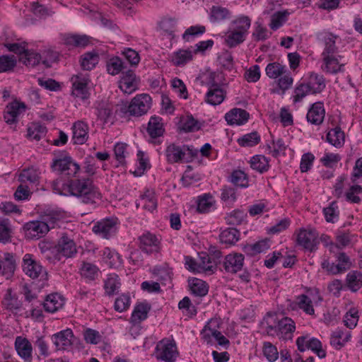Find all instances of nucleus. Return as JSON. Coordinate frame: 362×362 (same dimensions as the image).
<instances>
[{"instance_id": "2eb2a0df", "label": "nucleus", "mask_w": 362, "mask_h": 362, "mask_svg": "<svg viewBox=\"0 0 362 362\" xmlns=\"http://www.w3.org/2000/svg\"><path fill=\"white\" fill-rule=\"evenodd\" d=\"M74 335L71 329L62 330L52 337V340L58 350H69L73 345Z\"/></svg>"}, {"instance_id": "ddd939ff", "label": "nucleus", "mask_w": 362, "mask_h": 362, "mask_svg": "<svg viewBox=\"0 0 362 362\" xmlns=\"http://www.w3.org/2000/svg\"><path fill=\"white\" fill-rule=\"evenodd\" d=\"M26 105L24 103L14 100L8 103L4 111V121L8 124H16L18 116L25 112Z\"/></svg>"}, {"instance_id": "37998d69", "label": "nucleus", "mask_w": 362, "mask_h": 362, "mask_svg": "<svg viewBox=\"0 0 362 362\" xmlns=\"http://www.w3.org/2000/svg\"><path fill=\"white\" fill-rule=\"evenodd\" d=\"M201 128L199 122L195 119L192 115H187L183 118L178 127L180 132H194L198 131Z\"/></svg>"}, {"instance_id": "5701e85b", "label": "nucleus", "mask_w": 362, "mask_h": 362, "mask_svg": "<svg viewBox=\"0 0 362 362\" xmlns=\"http://www.w3.org/2000/svg\"><path fill=\"white\" fill-rule=\"evenodd\" d=\"M250 117V114L243 109L233 108L225 115V119L230 125H242L245 124Z\"/></svg>"}, {"instance_id": "4be33fe9", "label": "nucleus", "mask_w": 362, "mask_h": 362, "mask_svg": "<svg viewBox=\"0 0 362 362\" xmlns=\"http://www.w3.org/2000/svg\"><path fill=\"white\" fill-rule=\"evenodd\" d=\"M137 79L133 70L123 72L119 81V88L125 93L131 94L137 88Z\"/></svg>"}, {"instance_id": "ea45409f", "label": "nucleus", "mask_w": 362, "mask_h": 362, "mask_svg": "<svg viewBox=\"0 0 362 362\" xmlns=\"http://www.w3.org/2000/svg\"><path fill=\"white\" fill-rule=\"evenodd\" d=\"M348 288L352 292H356L362 286V273L358 271L349 272L346 278Z\"/></svg>"}, {"instance_id": "0eeeda50", "label": "nucleus", "mask_w": 362, "mask_h": 362, "mask_svg": "<svg viewBox=\"0 0 362 362\" xmlns=\"http://www.w3.org/2000/svg\"><path fill=\"white\" fill-rule=\"evenodd\" d=\"M296 243L310 252L317 250L320 244L318 233L315 229L300 228L297 233Z\"/></svg>"}, {"instance_id": "603ef678", "label": "nucleus", "mask_w": 362, "mask_h": 362, "mask_svg": "<svg viewBox=\"0 0 362 362\" xmlns=\"http://www.w3.org/2000/svg\"><path fill=\"white\" fill-rule=\"evenodd\" d=\"M286 67L278 62L267 64L265 69L267 76L270 78L276 79L286 73Z\"/></svg>"}, {"instance_id": "a19ab883", "label": "nucleus", "mask_w": 362, "mask_h": 362, "mask_svg": "<svg viewBox=\"0 0 362 362\" xmlns=\"http://www.w3.org/2000/svg\"><path fill=\"white\" fill-rule=\"evenodd\" d=\"M18 180L22 184H37L39 182L38 170L34 168L23 169L19 175Z\"/></svg>"}, {"instance_id": "680f3d73", "label": "nucleus", "mask_w": 362, "mask_h": 362, "mask_svg": "<svg viewBox=\"0 0 362 362\" xmlns=\"http://www.w3.org/2000/svg\"><path fill=\"white\" fill-rule=\"evenodd\" d=\"M361 194H362V187L358 185H354L349 187V190L344 194V196L347 202L358 204L361 199L358 195Z\"/></svg>"}, {"instance_id": "8fccbe9b", "label": "nucleus", "mask_w": 362, "mask_h": 362, "mask_svg": "<svg viewBox=\"0 0 362 362\" xmlns=\"http://www.w3.org/2000/svg\"><path fill=\"white\" fill-rule=\"evenodd\" d=\"M230 182L237 187L246 188L249 186V180L247 174L241 170H235L230 177Z\"/></svg>"}, {"instance_id": "39448f33", "label": "nucleus", "mask_w": 362, "mask_h": 362, "mask_svg": "<svg viewBox=\"0 0 362 362\" xmlns=\"http://www.w3.org/2000/svg\"><path fill=\"white\" fill-rule=\"evenodd\" d=\"M22 267L25 274L33 279H39L42 282L47 281V271L39 262L33 259V255L27 253L23 256ZM44 283L42 284V285Z\"/></svg>"}, {"instance_id": "f3484780", "label": "nucleus", "mask_w": 362, "mask_h": 362, "mask_svg": "<svg viewBox=\"0 0 362 362\" xmlns=\"http://www.w3.org/2000/svg\"><path fill=\"white\" fill-rule=\"evenodd\" d=\"M65 303V298L58 293H53L46 296L42 303L45 312L54 313L61 310Z\"/></svg>"}, {"instance_id": "79ce46f5", "label": "nucleus", "mask_w": 362, "mask_h": 362, "mask_svg": "<svg viewBox=\"0 0 362 362\" xmlns=\"http://www.w3.org/2000/svg\"><path fill=\"white\" fill-rule=\"evenodd\" d=\"M279 320L280 319L278 318V315L275 313L269 312L264 317L262 325H264L265 331L268 335L273 336L274 334V331L276 329Z\"/></svg>"}, {"instance_id": "4468645a", "label": "nucleus", "mask_w": 362, "mask_h": 362, "mask_svg": "<svg viewBox=\"0 0 362 362\" xmlns=\"http://www.w3.org/2000/svg\"><path fill=\"white\" fill-rule=\"evenodd\" d=\"M244 262L245 257L243 254L232 252L224 257L223 266L227 273L236 274L243 269Z\"/></svg>"}, {"instance_id": "3c124183", "label": "nucleus", "mask_w": 362, "mask_h": 362, "mask_svg": "<svg viewBox=\"0 0 362 362\" xmlns=\"http://www.w3.org/2000/svg\"><path fill=\"white\" fill-rule=\"evenodd\" d=\"M2 304L6 310L11 312L19 310L21 305V303L18 298L16 296H12L11 289L7 290V293L2 300Z\"/></svg>"}, {"instance_id": "7ed1b4c3", "label": "nucleus", "mask_w": 362, "mask_h": 362, "mask_svg": "<svg viewBox=\"0 0 362 362\" xmlns=\"http://www.w3.org/2000/svg\"><path fill=\"white\" fill-rule=\"evenodd\" d=\"M198 151L192 146H178L170 144L166 147L165 154L169 163H189L197 156Z\"/></svg>"}, {"instance_id": "f257e3e1", "label": "nucleus", "mask_w": 362, "mask_h": 362, "mask_svg": "<svg viewBox=\"0 0 362 362\" xmlns=\"http://www.w3.org/2000/svg\"><path fill=\"white\" fill-rule=\"evenodd\" d=\"M52 187L56 193L76 197L86 204H95L101 199L100 192L90 177L70 180L67 183L56 180L52 181Z\"/></svg>"}, {"instance_id": "052dcab7", "label": "nucleus", "mask_w": 362, "mask_h": 362, "mask_svg": "<svg viewBox=\"0 0 362 362\" xmlns=\"http://www.w3.org/2000/svg\"><path fill=\"white\" fill-rule=\"evenodd\" d=\"M247 217V214L240 209L233 210L226 217V223L228 225H240Z\"/></svg>"}, {"instance_id": "5fc2aeb1", "label": "nucleus", "mask_w": 362, "mask_h": 362, "mask_svg": "<svg viewBox=\"0 0 362 362\" xmlns=\"http://www.w3.org/2000/svg\"><path fill=\"white\" fill-rule=\"evenodd\" d=\"M213 197L210 194H204L197 200V210L199 213H207L214 204Z\"/></svg>"}, {"instance_id": "aec40b11", "label": "nucleus", "mask_w": 362, "mask_h": 362, "mask_svg": "<svg viewBox=\"0 0 362 362\" xmlns=\"http://www.w3.org/2000/svg\"><path fill=\"white\" fill-rule=\"evenodd\" d=\"M325 110L322 102L314 103L309 108L306 119L307 121L312 124L320 125L325 119Z\"/></svg>"}, {"instance_id": "412c9836", "label": "nucleus", "mask_w": 362, "mask_h": 362, "mask_svg": "<svg viewBox=\"0 0 362 362\" xmlns=\"http://www.w3.org/2000/svg\"><path fill=\"white\" fill-rule=\"evenodd\" d=\"M318 38L325 44V49L322 54L323 60L325 61L327 57H334L333 54L337 49L335 43L338 36L332 33H322L318 35Z\"/></svg>"}, {"instance_id": "0e129e2a", "label": "nucleus", "mask_w": 362, "mask_h": 362, "mask_svg": "<svg viewBox=\"0 0 362 362\" xmlns=\"http://www.w3.org/2000/svg\"><path fill=\"white\" fill-rule=\"evenodd\" d=\"M307 349H310L315 352L320 358L326 357V351L322 349L321 341L315 337L308 339L307 343Z\"/></svg>"}, {"instance_id": "dca6fc26", "label": "nucleus", "mask_w": 362, "mask_h": 362, "mask_svg": "<svg viewBox=\"0 0 362 362\" xmlns=\"http://www.w3.org/2000/svg\"><path fill=\"white\" fill-rule=\"evenodd\" d=\"M295 330V322L291 317H283L280 319L274 333L279 336L280 339H283L284 340H290L293 339Z\"/></svg>"}, {"instance_id": "bf43d9fd", "label": "nucleus", "mask_w": 362, "mask_h": 362, "mask_svg": "<svg viewBox=\"0 0 362 362\" xmlns=\"http://www.w3.org/2000/svg\"><path fill=\"white\" fill-rule=\"evenodd\" d=\"M103 257L109 260L110 267H117L122 263L120 255L115 250L106 247L103 250Z\"/></svg>"}, {"instance_id": "393cba45", "label": "nucleus", "mask_w": 362, "mask_h": 362, "mask_svg": "<svg viewBox=\"0 0 362 362\" xmlns=\"http://www.w3.org/2000/svg\"><path fill=\"white\" fill-rule=\"evenodd\" d=\"M270 247V240L265 238L259 240L253 244H245L242 245V250L246 255L254 257L259 253L265 252Z\"/></svg>"}, {"instance_id": "338daca9", "label": "nucleus", "mask_w": 362, "mask_h": 362, "mask_svg": "<svg viewBox=\"0 0 362 362\" xmlns=\"http://www.w3.org/2000/svg\"><path fill=\"white\" fill-rule=\"evenodd\" d=\"M127 145L124 143H117L114 148V153L119 165H124L126 164V157L128 154L127 151Z\"/></svg>"}, {"instance_id": "2f4dec72", "label": "nucleus", "mask_w": 362, "mask_h": 362, "mask_svg": "<svg viewBox=\"0 0 362 362\" xmlns=\"http://www.w3.org/2000/svg\"><path fill=\"white\" fill-rule=\"evenodd\" d=\"M198 264L199 273L204 272L211 274L216 271L217 262L215 259H212L211 257L206 253L200 255Z\"/></svg>"}, {"instance_id": "864d4df0", "label": "nucleus", "mask_w": 362, "mask_h": 362, "mask_svg": "<svg viewBox=\"0 0 362 362\" xmlns=\"http://www.w3.org/2000/svg\"><path fill=\"white\" fill-rule=\"evenodd\" d=\"M42 57L40 54L26 50L21 57H19V62L28 66H35L39 64Z\"/></svg>"}, {"instance_id": "cd10ccee", "label": "nucleus", "mask_w": 362, "mask_h": 362, "mask_svg": "<svg viewBox=\"0 0 362 362\" xmlns=\"http://www.w3.org/2000/svg\"><path fill=\"white\" fill-rule=\"evenodd\" d=\"M250 25L251 19L248 16H240L230 22L228 28L247 37Z\"/></svg>"}, {"instance_id": "6e6d98bb", "label": "nucleus", "mask_w": 362, "mask_h": 362, "mask_svg": "<svg viewBox=\"0 0 362 362\" xmlns=\"http://www.w3.org/2000/svg\"><path fill=\"white\" fill-rule=\"evenodd\" d=\"M120 281L117 275H110L105 281L104 288L107 296L115 294L120 287Z\"/></svg>"}, {"instance_id": "473e14b6", "label": "nucleus", "mask_w": 362, "mask_h": 362, "mask_svg": "<svg viewBox=\"0 0 362 362\" xmlns=\"http://www.w3.org/2000/svg\"><path fill=\"white\" fill-rule=\"evenodd\" d=\"M64 42L67 46L85 47L89 42V37L86 35L69 34L64 36Z\"/></svg>"}, {"instance_id": "c9c22d12", "label": "nucleus", "mask_w": 362, "mask_h": 362, "mask_svg": "<svg viewBox=\"0 0 362 362\" xmlns=\"http://www.w3.org/2000/svg\"><path fill=\"white\" fill-rule=\"evenodd\" d=\"M327 141L336 148H341L344 144V132L340 127L332 129L327 134Z\"/></svg>"}, {"instance_id": "a18cd8bd", "label": "nucleus", "mask_w": 362, "mask_h": 362, "mask_svg": "<svg viewBox=\"0 0 362 362\" xmlns=\"http://www.w3.org/2000/svg\"><path fill=\"white\" fill-rule=\"evenodd\" d=\"M193 55L191 50L179 49L174 52L171 62L175 66H182L192 59Z\"/></svg>"}, {"instance_id": "bb28decb", "label": "nucleus", "mask_w": 362, "mask_h": 362, "mask_svg": "<svg viewBox=\"0 0 362 362\" xmlns=\"http://www.w3.org/2000/svg\"><path fill=\"white\" fill-rule=\"evenodd\" d=\"M151 310V305L146 302L137 303L133 310L130 317V322L137 325L148 317V313Z\"/></svg>"}, {"instance_id": "b1692460", "label": "nucleus", "mask_w": 362, "mask_h": 362, "mask_svg": "<svg viewBox=\"0 0 362 362\" xmlns=\"http://www.w3.org/2000/svg\"><path fill=\"white\" fill-rule=\"evenodd\" d=\"M15 348L18 354L26 362H31L33 360V346L31 343L26 339L17 337L15 341Z\"/></svg>"}, {"instance_id": "e433bc0d", "label": "nucleus", "mask_w": 362, "mask_h": 362, "mask_svg": "<svg viewBox=\"0 0 362 362\" xmlns=\"http://www.w3.org/2000/svg\"><path fill=\"white\" fill-rule=\"evenodd\" d=\"M246 37L243 34L228 28L224 36V44L229 48H234L245 42Z\"/></svg>"}, {"instance_id": "f03ea898", "label": "nucleus", "mask_w": 362, "mask_h": 362, "mask_svg": "<svg viewBox=\"0 0 362 362\" xmlns=\"http://www.w3.org/2000/svg\"><path fill=\"white\" fill-rule=\"evenodd\" d=\"M151 98L148 94H140L135 96L129 103H122L119 105V114L122 116L127 115L141 117L147 113L151 105Z\"/></svg>"}, {"instance_id": "49530a36", "label": "nucleus", "mask_w": 362, "mask_h": 362, "mask_svg": "<svg viewBox=\"0 0 362 362\" xmlns=\"http://www.w3.org/2000/svg\"><path fill=\"white\" fill-rule=\"evenodd\" d=\"M260 140L259 134L257 131H254L238 138L237 142L242 147H252L257 145Z\"/></svg>"}, {"instance_id": "4c0bfd02", "label": "nucleus", "mask_w": 362, "mask_h": 362, "mask_svg": "<svg viewBox=\"0 0 362 362\" xmlns=\"http://www.w3.org/2000/svg\"><path fill=\"white\" fill-rule=\"evenodd\" d=\"M107 71L108 74L115 76L120 72H124L127 69L125 63L119 57H113L107 61Z\"/></svg>"}, {"instance_id": "f704fd0d", "label": "nucleus", "mask_w": 362, "mask_h": 362, "mask_svg": "<svg viewBox=\"0 0 362 362\" xmlns=\"http://www.w3.org/2000/svg\"><path fill=\"white\" fill-rule=\"evenodd\" d=\"M240 233L235 228H228L223 230L219 235V239L221 243L233 245L240 239Z\"/></svg>"}, {"instance_id": "9b49d317", "label": "nucleus", "mask_w": 362, "mask_h": 362, "mask_svg": "<svg viewBox=\"0 0 362 362\" xmlns=\"http://www.w3.org/2000/svg\"><path fill=\"white\" fill-rule=\"evenodd\" d=\"M139 248L148 255L158 253L160 250V240L148 231L139 236Z\"/></svg>"}, {"instance_id": "a878e982", "label": "nucleus", "mask_w": 362, "mask_h": 362, "mask_svg": "<svg viewBox=\"0 0 362 362\" xmlns=\"http://www.w3.org/2000/svg\"><path fill=\"white\" fill-rule=\"evenodd\" d=\"M72 139L75 144H83L88 138V126L82 121L76 122L72 127Z\"/></svg>"}, {"instance_id": "7c9ffc66", "label": "nucleus", "mask_w": 362, "mask_h": 362, "mask_svg": "<svg viewBox=\"0 0 362 362\" xmlns=\"http://www.w3.org/2000/svg\"><path fill=\"white\" fill-rule=\"evenodd\" d=\"M312 90V94L320 93L325 88V79L322 75L311 73L306 83Z\"/></svg>"}, {"instance_id": "4d7b16f0", "label": "nucleus", "mask_w": 362, "mask_h": 362, "mask_svg": "<svg viewBox=\"0 0 362 362\" xmlns=\"http://www.w3.org/2000/svg\"><path fill=\"white\" fill-rule=\"evenodd\" d=\"M297 299H298L299 309L302 310L307 315H315V309L313 308V301L307 295H299L297 296Z\"/></svg>"}, {"instance_id": "13d9d810", "label": "nucleus", "mask_w": 362, "mask_h": 362, "mask_svg": "<svg viewBox=\"0 0 362 362\" xmlns=\"http://www.w3.org/2000/svg\"><path fill=\"white\" fill-rule=\"evenodd\" d=\"M288 15V13L286 11L275 12L271 16V22L269 23L270 28L273 30H276L281 27L286 21Z\"/></svg>"}, {"instance_id": "6e6552de", "label": "nucleus", "mask_w": 362, "mask_h": 362, "mask_svg": "<svg viewBox=\"0 0 362 362\" xmlns=\"http://www.w3.org/2000/svg\"><path fill=\"white\" fill-rule=\"evenodd\" d=\"M52 252H56L55 258L60 260L61 257L66 258L74 257L77 249L74 241L66 234H63L59 239L57 244L52 248Z\"/></svg>"}, {"instance_id": "e2e57ef3", "label": "nucleus", "mask_w": 362, "mask_h": 362, "mask_svg": "<svg viewBox=\"0 0 362 362\" xmlns=\"http://www.w3.org/2000/svg\"><path fill=\"white\" fill-rule=\"evenodd\" d=\"M262 351L264 356L269 362H274L279 357L277 348L269 341L263 343Z\"/></svg>"}, {"instance_id": "f8f14e48", "label": "nucleus", "mask_w": 362, "mask_h": 362, "mask_svg": "<svg viewBox=\"0 0 362 362\" xmlns=\"http://www.w3.org/2000/svg\"><path fill=\"white\" fill-rule=\"evenodd\" d=\"M23 230L27 238L39 239L47 234L49 227L45 221H33L24 224Z\"/></svg>"}, {"instance_id": "774afa93", "label": "nucleus", "mask_w": 362, "mask_h": 362, "mask_svg": "<svg viewBox=\"0 0 362 362\" xmlns=\"http://www.w3.org/2000/svg\"><path fill=\"white\" fill-rule=\"evenodd\" d=\"M230 16V11L226 8L221 6H212L211 9V18L214 21H221Z\"/></svg>"}, {"instance_id": "20e7f679", "label": "nucleus", "mask_w": 362, "mask_h": 362, "mask_svg": "<svg viewBox=\"0 0 362 362\" xmlns=\"http://www.w3.org/2000/svg\"><path fill=\"white\" fill-rule=\"evenodd\" d=\"M51 168L70 177H76L81 170L80 165L66 151L60 152L59 156L53 159Z\"/></svg>"}, {"instance_id": "69168bd1", "label": "nucleus", "mask_w": 362, "mask_h": 362, "mask_svg": "<svg viewBox=\"0 0 362 362\" xmlns=\"http://www.w3.org/2000/svg\"><path fill=\"white\" fill-rule=\"evenodd\" d=\"M16 65L14 56L3 55L0 57V73L12 71Z\"/></svg>"}, {"instance_id": "9d476101", "label": "nucleus", "mask_w": 362, "mask_h": 362, "mask_svg": "<svg viewBox=\"0 0 362 362\" xmlns=\"http://www.w3.org/2000/svg\"><path fill=\"white\" fill-rule=\"evenodd\" d=\"M207 86L208 91L205 95V102L214 106L220 105L226 97V91L214 78L207 83Z\"/></svg>"}, {"instance_id": "72a5a7b5", "label": "nucleus", "mask_w": 362, "mask_h": 362, "mask_svg": "<svg viewBox=\"0 0 362 362\" xmlns=\"http://www.w3.org/2000/svg\"><path fill=\"white\" fill-rule=\"evenodd\" d=\"M189 286L192 294L195 296L204 297L209 292V286L206 282L199 279L193 278L189 280Z\"/></svg>"}, {"instance_id": "58836bf2", "label": "nucleus", "mask_w": 362, "mask_h": 362, "mask_svg": "<svg viewBox=\"0 0 362 362\" xmlns=\"http://www.w3.org/2000/svg\"><path fill=\"white\" fill-rule=\"evenodd\" d=\"M81 66L83 69L92 70L99 62V55L96 52H88L81 57Z\"/></svg>"}, {"instance_id": "c85d7f7f", "label": "nucleus", "mask_w": 362, "mask_h": 362, "mask_svg": "<svg viewBox=\"0 0 362 362\" xmlns=\"http://www.w3.org/2000/svg\"><path fill=\"white\" fill-rule=\"evenodd\" d=\"M162 120V118L158 116H152L150 118L146 131L151 139H156L163 135L165 129Z\"/></svg>"}, {"instance_id": "423d86ee", "label": "nucleus", "mask_w": 362, "mask_h": 362, "mask_svg": "<svg viewBox=\"0 0 362 362\" xmlns=\"http://www.w3.org/2000/svg\"><path fill=\"white\" fill-rule=\"evenodd\" d=\"M176 344L174 340L163 339L156 346L157 359L165 362H175L178 357Z\"/></svg>"}, {"instance_id": "09e8293b", "label": "nucleus", "mask_w": 362, "mask_h": 362, "mask_svg": "<svg viewBox=\"0 0 362 362\" xmlns=\"http://www.w3.org/2000/svg\"><path fill=\"white\" fill-rule=\"evenodd\" d=\"M99 269L92 263L83 262L80 268L81 275L89 281H94L98 276Z\"/></svg>"}, {"instance_id": "c756f323", "label": "nucleus", "mask_w": 362, "mask_h": 362, "mask_svg": "<svg viewBox=\"0 0 362 362\" xmlns=\"http://www.w3.org/2000/svg\"><path fill=\"white\" fill-rule=\"evenodd\" d=\"M17 257L16 255L10 252H6L4 255L3 260H1L2 265V276L8 275L12 276L16 269Z\"/></svg>"}, {"instance_id": "c03bdc74", "label": "nucleus", "mask_w": 362, "mask_h": 362, "mask_svg": "<svg viewBox=\"0 0 362 362\" xmlns=\"http://www.w3.org/2000/svg\"><path fill=\"white\" fill-rule=\"evenodd\" d=\"M250 166L253 170L263 173L269 168V159L263 155L254 156L251 158Z\"/></svg>"}, {"instance_id": "1a4fd4ad", "label": "nucleus", "mask_w": 362, "mask_h": 362, "mask_svg": "<svg viewBox=\"0 0 362 362\" xmlns=\"http://www.w3.org/2000/svg\"><path fill=\"white\" fill-rule=\"evenodd\" d=\"M117 221L114 218H105L96 222L93 232L103 238L109 239L115 235L117 231Z\"/></svg>"}, {"instance_id": "de8ad7c7", "label": "nucleus", "mask_w": 362, "mask_h": 362, "mask_svg": "<svg viewBox=\"0 0 362 362\" xmlns=\"http://www.w3.org/2000/svg\"><path fill=\"white\" fill-rule=\"evenodd\" d=\"M140 202L143 204V208L147 211H153L157 208V199L152 191L146 190L141 194Z\"/></svg>"}, {"instance_id": "6ab92c4d", "label": "nucleus", "mask_w": 362, "mask_h": 362, "mask_svg": "<svg viewBox=\"0 0 362 362\" xmlns=\"http://www.w3.org/2000/svg\"><path fill=\"white\" fill-rule=\"evenodd\" d=\"M98 118L104 123L112 122L113 119V105L107 100H97L94 103Z\"/></svg>"}, {"instance_id": "a211bd4d", "label": "nucleus", "mask_w": 362, "mask_h": 362, "mask_svg": "<svg viewBox=\"0 0 362 362\" xmlns=\"http://www.w3.org/2000/svg\"><path fill=\"white\" fill-rule=\"evenodd\" d=\"M72 92L71 94L74 97L81 100H86L90 96L88 88V81L84 77L75 76L72 77Z\"/></svg>"}]
</instances>
